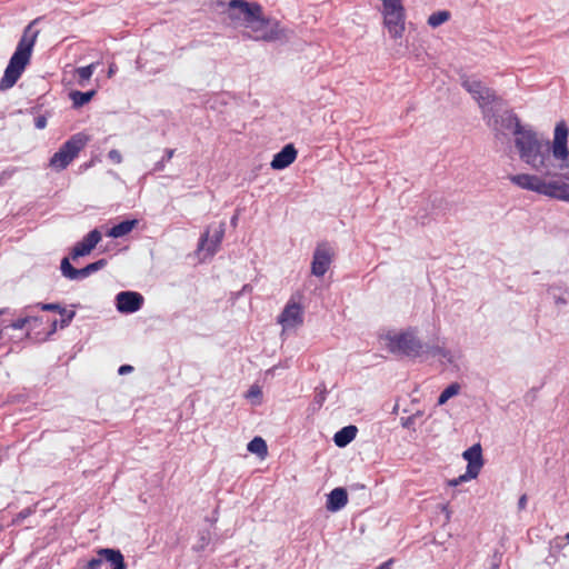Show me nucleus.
<instances>
[{
    "instance_id": "1",
    "label": "nucleus",
    "mask_w": 569,
    "mask_h": 569,
    "mask_svg": "<svg viewBox=\"0 0 569 569\" xmlns=\"http://www.w3.org/2000/svg\"><path fill=\"white\" fill-rule=\"evenodd\" d=\"M569 129L561 121L556 124L550 143L529 126L517 132L515 147L522 162L541 176L519 173L509 177L517 187L569 203Z\"/></svg>"
},
{
    "instance_id": "2",
    "label": "nucleus",
    "mask_w": 569,
    "mask_h": 569,
    "mask_svg": "<svg viewBox=\"0 0 569 569\" xmlns=\"http://www.w3.org/2000/svg\"><path fill=\"white\" fill-rule=\"evenodd\" d=\"M34 22L36 21H32L23 30L22 37L20 38L0 80V91H6L12 88L29 64L34 43L39 34L38 30L32 29Z\"/></svg>"
},
{
    "instance_id": "3",
    "label": "nucleus",
    "mask_w": 569,
    "mask_h": 569,
    "mask_svg": "<svg viewBox=\"0 0 569 569\" xmlns=\"http://www.w3.org/2000/svg\"><path fill=\"white\" fill-rule=\"evenodd\" d=\"M386 348L395 353L409 358L425 355V343L418 337V329L409 327L402 331H389L382 336Z\"/></svg>"
},
{
    "instance_id": "4",
    "label": "nucleus",
    "mask_w": 569,
    "mask_h": 569,
    "mask_svg": "<svg viewBox=\"0 0 569 569\" xmlns=\"http://www.w3.org/2000/svg\"><path fill=\"white\" fill-rule=\"evenodd\" d=\"M88 141L89 137L84 133L73 134L51 157L50 166L58 171L66 169L78 156V153L86 147Z\"/></svg>"
},
{
    "instance_id": "5",
    "label": "nucleus",
    "mask_w": 569,
    "mask_h": 569,
    "mask_svg": "<svg viewBox=\"0 0 569 569\" xmlns=\"http://www.w3.org/2000/svg\"><path fill=\"white\" fill-rule=\"evenodd\" d=\"M383 26L393 39L401 38L405 32V8L402 0H396L382 6Z\"/></svg>"
},
{
    "instance_id": "6",
    "label": "nucleus",
    "mask_w": 569,
    "mask_h": 569,
    "mask_svg": "<svg viewBox=\"0 0 569 569\" xmlns=\"http://www.w3.org/2000/svg\"><path fill=\"white\" fill-rule=\"evenodd\" d=\"M244 28L252 32L249 38L257 41H274L282 37V30L278 22L270 23L269 20L264 19L262 12L254 14Z\"/></svg>"
},
{
    "instance_id": "7",
    "label": "nucleus",
    "mask_w": 569,
    "mask_h": 569,
    "mask_svg": "<svg viewBox=\"0 0 569 569\" xmlns=\"http://www.w3.org/2000/svg\"><path fill=\"white\" fill-rule=\"evenodd\" d=\"M257 13H261V6L257 2L231 0L228 3L227 16L236 27H246Z\"/></svg>"
},
{
    "instance_id": "8",
    "label": "nucleus",
    "mask_w": 569,
    "mask_h": 569,
    "mask_svg": "<svg viewBox=\"0 0 569 569\" xmlns=\"http://www.w3.org/2000/svg\"><path fill=\"white\" fill-rule=\"evenodd\" d=\"M485 118L488 120V124L491 126L497 133L505 134V131H510L515 139L517 138V132H522L529 126H522L518 119V117L511 112H505L499 118L489 114V110H485Z\"/></svg>"
},
{
    "instance_id": "9",
    "label": "nucleus",
    "mask_w": 569,
    "mask_h": 569,
    "mask_svg": "<svg viewBox=\"0 0 569 569\" xmlns=\"http://www.w3.org/2000/svg\"><path fill=\"white\" fill-rule=\"evenodd\" d=\"M335 256L333 248L328 242L318 243L312 256L311 273L322 277L329 270Z\"/></svg>"
},
{
    "instance_id": "10",
    "label": "nucleus",
    "mask_w": 569,
    "mask_h": 569,
    "mask_svg": "<svg viewBox=\"0 0 569 569\" xmlns=\"http://www.w3.org/2000/svg\"><path fill=\"white\" fill-rule=\"evenodd\" d=\"M462 87L472 94L478 101L480 108L485 111L495 101L496 97L491 89L483 86L479 80L467 78L462 81Z\"/></svg>"
},
{
    "instance_id": "11",
    "label": "nucleus",
    "mask_w": 569,
    "mask_h": 569,
    "mask_svg": "<svg viewBox=\"0 0 569 569\" xmlns=\"http://www.w3.org/2000/svg\"><path fill=\"white\" fill-rule=\"evenodd\" d=\"M143 297L136 291H121L116 296V307L120 313H133L143 306Z\"/></svg>"
},
{
    "instance_id": "12",
    "label": "nucleus",
    "mask_w": 569,
    "mask_h": 569,
    "mask_svg": "<svg viewBox=\"0 0 569 569\" xmlns=\"http://www.w3.org/2000/svg\"><path fill=\"white\" fill-rule=\"evenodd\" d=\"M283 329L295 328L303 322L302 308L299 303L290 300L278 318Z\"/></svg>"
},
{
    "instance_id": "13",
    "label": "nucleus",
    "mask_w": 569,
    "mask_h": 569,
    "mask_svg": "<svg viewBox=\"0 0 569 569\" xmlns=\"http://www.w3.org/2000/svg\"><path fill=\"white\" fill-rule=\"evenodd\" d=\"M224 236V224L220 223L209 237V232H204L199 241L198 250L206 251L207 256L212 257L219 249Z\"/></svg>"
},
{
    "instance_id": "14",
    "label": "nucleus",
    "mask_w": 569,
    "mask_h": 569,
    "mask_svg": "<svg viewBox=\"0 0 569 569\" xmlns=\"http://www.w3.org/2000/svg\"><path fill=\"white\" fill-rule=\"evenodd\" d=\"M101 240V233L98 229L91 230L82 241L78 242L72 251H71V258L76 260L79 257H84L89 254L94 247L99 243Z\"/></svg>"
},
{
    "instance_id": "15",
    "label": "nucleus",
    "mask_w": 569,
    "mask_h": 569,
    "mask_svg": "<svg viewBox=\"0 0 569 569\" xmlns=\"http://www.w3.org/2000/svg\"><path fill=\"white\" fill-rule=\"evenodd\" d=\"M462 457L468 461L469 476H478L483 465L481 446L473 445L462 453Z\"/></svg>"
},
{
    "instance_id": "16",
    "label": "nucleus",
    "mask_w": 569,
    "mask_h": 569,
    "mask_svg": "<svg viewBox=\"0 0 569 569\" xmlns=\"http://www.w3.org/2000/svg\"><path fill=\"white\" fill-rule=\"evenodd\" d=\"M297 158V150L293 144H286L278 153L273 156L271 168L282 170L289 167Z\"/></svg>"
},
{
    "instance_id": "17",
    "label": "nucleus",
    "mask_w": 569,
    "mask_h": 569,
    "mask_svg": "<svg viewBox=\"0 0 569 569\" xmlns=\"http://www.w3.org/2000/svg\"><path fill=\"white\" fill-rule=\"evenodd\" d=\"M348 502V493L345 488H335L328 495L326 508L328 511L337 512L341 510Z\"/></svg>"
},
{
    "instance_id": "18",
    "label": "nucleus",
    "mask_w": 569,
    "mask_h": 569,
    "mask_svg": "<svg viewBox=\"0 0 569 569\" xmlns=\"http://www.w3.org/2000/svg\"><path fill=\"white\" fill-rule=\"evenodd\" d=\"M98 555L110 562L113 566L112 569H127L123 556L120 550L102 548L98 550Z\"/></svg>"
},
{
    "instance_id": "19",
    "label": "nucleus",
    "mask_w": 569,
    "mask_h": 569,
    "mask_svg": "<svg viewBox=\"0 0 569 569\" xmlns=\"http://www.w3.org/2000/svg\"><path fill=\"white\" fill-rule=\"evenodd\" d=\"M357 431L356 426H347L340 429L333 437L336 446L342 448L349 445L356 438Z\"/></svg>"
},
{
    "instance_id": "20",
    "label": "nucleus",
    "mask_w": 569,
    "mask_h": 569,
    "mask_svg": "<svg viewBox=\"0 0 569 569\" xmlns=\"http://www.w3.org/2000/svg\"><path fill=\"white\" fill-rule=\"evenodd\" d=\"M547 292L551 297L557 307L567 306L568 300L565 297L567 290L560 283H552L548 286Z\"/></svg>"
},
{
    "instance_id": "21",
    "label": "nucleus",
    "mask_w": 569,
    "mask_h": 569,
    "mask_svg": "<svg viewBox=\"0 0 569 569\" xmlns=\"http://www.w3.org/2000/svg\"><path fill=\"white\" fill-rule=\"evenodd\" d=\"M137 220H124L116 226H113L107 233L108 237L111 238H121L129 232L132 231V229L137 224Z\"/></svg>"
},
{
    "instance_id": "22",
    "label": "nucleus",
    "mask_w": 569,
    "mask_h": 569,
    "mask_svg": "<svg viewBox=\"0 0 569 569\" xmlns=\"http://www.w3.org/2000/svg\"><path fill=\"white\" fill-rule=\"evenodd\" d=\"M425 353L430 355L432 357H439L448 363L455 362V356L451 350L447 349L443 346H427L425 345Z\"/></svg>"
},
{
    "instance_id": "23",
    "label": "nucleus",
    "mask_w": 569,
    "mask_h": 569,
    "mask_svg": "<svg viewBox=\"0 0 569 569\" xmlns=\"http://www.w3.org/2000/svg\"><path fill=\"white\" fill-rule=\"evenodd\" d=\"M107 264L106 259H100L98 261H94L92 263L87 264L84 268L78 269V280L84 279L89 277L90 274L101 270Z\"/></svg>"
},
{
    "instance_id": "24",
    "label": "nucleus",
    "mask_w": 569,
    "mask_h": 569,
    "mask_svg": "<svg viewBox=\"0 0 569 569\" xmlns=\"http://www.w3.org/2000/svg\"><path fill=\"white\" fill-rule=\"evenodd\" d=\"M248 451L256 453L259 457H264L268 452L267 443L266 441L260 438L256 437L253 438L247 446Z\"/></svg>"
},
{
    "instance_id": "25",
    "label": "nucleus",
    "mask_w": 569,
    "mask_h": 569,
    "mask_svg": "<svg viewBox=\"0 0 569 569\" xmlns=\"http://www.w3.org/2000/svg\"><path fill=\"white\" fill-rule=\"evenodd\" d=\"M450 19V12L447 10H441L433 12L428 18V24L431 28H437L441 26L442 23L447 22Z\"/></svg>"
},
{
    "instance_id": "26",
    "label": "nucleus",
    "mask_w": 569,
    "mask_h": 569,
    "mask_svg": "<svg viewBox=\"0 0 569 569\" xmlns=\"http://www.w3.org/2000/svg\"><path fill=\"white\" fill-rule=\"evenodd\" d=\"M96 91H73L70 93L71 100L76 107H82L83 104L88 103L92 97L94 96Z\"/></svg>"
},
{
    "instance_id": "27",
    "label": "nucleus",
    "mask_w": 569,
    "mask_h": 569,
    "mask_svg": "<svg viewBox=\"0 0 569 569\" xmlns=\"http://www.w3.org/2000/svg\"><path fill=\"white\" fill-rule=\"evenodd\" d=\"M60 270L64 278L69 280H78V269L72 267L69 258L66 257L61 260Z\"/></svg>"
},
{
    "instance_id": "28",
    "label": "nucleus",
    "mask_w": 569,
    "mask_h": 569,
    "mask_svg": "<svg viewBox=\"0 0 569 569\" xmlns=\"http://www.w3.org/2000/svg\"><path fill=\"white\" fill-rule=\"evenodd\" d=\"M96 69V64L91 63L86 67H80L76 70L77 74L79 76L78 84L80 87H84L86 83L90 80V78L93 74V71Z\"/></svg>"
},
{
    "instance_id": "29",
    "label": "nucleus",
    "mask_w": 569,
    "mask_h": 569,
    "mask_svg": "<svg viewBox=\"0 0 569 569\" xmlns=\"http://www.w3.org/2000/svg\"><path fill=\"white\" fill-rule=\"evenodd\" d=\"M36 309H40L42 311H56V312H59L60 315L67 313L66 308L61 307L59 303H42V302H39V303H36V305H30V306L26 307V310H36Z\"/></svg>"
},
{
    "instance_id": "30",
    "label": "nucleus",
    "mask_w": 569,
    "mask_h": 569,
    "mask_svg": "<svg viewBox=\"0 0 569 569\" xmlns=\"http://www.w3.org/2000/svg\"><path fill=\"white\" fill-rule=\"evenodd\" d=\"M460 391V385L457 382H453L449 385L439 396L438 398V405L442 406L445 405L450 398L457 396Z\"/></svg>"
},
{
    "instance_id": "31",
    "label": "nucleus",
    "mask_w": 569,
    "mask_h": 569,
    "mask_svg": "<svg viewBox=\"0 0 569 569\" xmlns=\"http://www.w3.org/2000/svg\"><path fill=\"white\" fill-rule=\"evenodd\" d=\"M63 318L58 321V320H53L52 323H51V332H56L58 327L60 328H66L68 327L72 319L74 318L76 316V312L74 311H67V313L62 315Z\"/></svg>"
},
{
    "instance_id": "32",
    "label": "nucleus",
    "mask_w": 569,
    "mask_h": 569,
    "mask_svg": "<svg viewBox=\"0 0 569 569\" xmlns=\"http://www.w3.org/2000/svg\"><path fill=\"white\" fill-rule=\"evenodd\" d=\"M164 157L162 158V160L158 161L156 164H154V168L153 170L154 171H161L163 168H164V163L169 160H171V158L173 157L174 154V149H166L164 151Z\"/></svg>"
},
{
    "instance_id": "33",
    "label": "nucleus",
    "mask_w": 569,
    "mask_h": 569,
    "mask_svg": "<svg viewBox=\"0 0 569 569\" xmlns=\"http://www.w3.org/2000/svg\"><path fill=\"white\" fill-rule=\"evenodd\" d=\"M478 476H469V470L466 471V473L459 476L458 478L456 479H452L449 481V485L452 486V487H456L465 481H468V480H471V479H475L477 478Z\"/></svg>"
},
{
    "instance_id": "34",
    "label": "nucleus",
    "mask_w": 569,
    "mask_h": 569,
    "mask_svg": "<svg viewBox=\"0 0 569 569\" xmlns=\"http://www.w3.org/2000/svg\"><path fill=\"white\" fill-rule=\"evenodd\" d=\"M27 325H29V319L28 318H24V316L22 315L20 318H18L17 320H14L10 327L14 330H22Z\"/></svg>"
},
{
    "instance_id": "35",
    "label": "nucleus",
    "mask_w": 569,
    "mask_h": 569,
    "mask_svg": "<svg viewBox=\"0 0 569 569\" xmlns=\"http://www.w3.org/2000/svg\"><path fill=\"white\" fill-rule=\"evenodd\" d=\"M33 511H34V509H33V508H30V507H29V508H26V509H23V510H21V511L17 515V517H16V519H14V522H16V523H20V522H22L26 518H28L30 515H32V513H33Z\"/></svg>"
},
{
    "instance_id": "36",
    "label": "nucleus",
    "mask_w": 569,
    "mask_h": 569,
    "mask_svg": "<svg viewBox=\"0 0 569 569\" xmlns=\"http://www.w3.org/2000/svg\"><path fill=\"white\" fill-rule=\"evenodd\" d=\"M33 311H34V310H26V307H24V308L22 309V311H21V315H23V316H24V318H28V319H29V325H30V323H32V322H33V323H38V322H40V321H41V319H40V318H38L37 316L32 315V312H33Z\"/></svg>"
},
{
    "instance_id": "37",
    "label": "nucleus",
    "mask_w": 569,
    "mask_h": 569,
    "mask_svg": "<svg viewBox=\"0 0 569 569\" xmlns=\"http://www.w3.org/2000/svg\"><path fill=\"white\" fill-rule=\"evenodd\" d=\"M108 158L114 163H120L122 161V156L120 151L116 149H112L108 152Z\"/></svg>"
},
{
    "instance_id": "38",
    "label": "nucleus",
    "mask_w": 569,
    "mask_h": 569,
    "mask_svg": "<svg viewBox=\"0 0 569 569\" xmlns=\"http://www.w3.org/2000/svg\"><path fill=\"white\" fill-rule=\"evenodd\" d=\"M102 563L101 558H92L87 562V565L83 567V569H99Z\"/></svg>"
},
{
    "instance_id": "39",
    "label": "nucleus",
    "mask_w": 569,
    "mask_h": 569,
    "mask_svg": "<svg viewBox=\"0 0 569 569\" xmlns=\"http://www.w3.org/2000/svg\"><path fill=\"white\" fill-rule=\"evenodd\" d=\"M34 124H36L37 129H44L47 126L46 117L40 116V117L36 118Z\"/></svg>"
},
{
    "instance_id": "40",
    "label": "nucleus",
    "mask_w": 569,
    "mask_h": 569,
    "mask_svg": "<svg viewBox=\"0 0 569 569\" xmlns=\"http://www.w3.org/2000/svg\"><path fill=\"white\" fill-rule=\"evenodd\" d=\"M527 501H528L527 495H522L518 500V509L523 510L527 506Z\"/></svg>"
},
{
    "instance_id": "41",
    "label": "nucleus",
    "mask_w": 569,
    "mask_h": 569,
    "mask_svg": "<svg viewBox=\"0 0 569 569\" xmlns=\"http://www.w3.org/2000/svg\"><path fill=\"white\" fill-rule=\"evenodd\" d=\"M260 393H261V391H260V389L258 387H251L249 392H248V395H247V397L248 398L258 397V396H260Z\"/></svg>"
},
{
    "instance_id": "42",
    "label": "nucleus",
    "mask_w": 569,
    "mask_h": 569,
    "mask_svg": "<svg viewBox=\"0 0 569 569\" xmlns=\"http://www.w3.org/2000/svg\"><path fill=\"white\" fill-rule=\"evenodd\" d=\"M133 370V368L129 365H123L119 368L118 372L119 375H126V373H129Z\"/></svg>"
},
{
    "instance_id": "43",
    "label": "nucleus",
    "mask_w": 569,
    "mask_h": 569,
    "mask_svg": "<svg viewBox=\"0 0 569 569\" xmlns=\"http://www.w3.org/2000/svg\"><path fill=\"white\" fill-rule=\"evenodd\" d=\"M377 569H391V561L381 563Z\"/></svg>"
},
{
    "instance_id": "44",
    "label": "nucleus",
    "mask_w": 569,
    "mask_h": 569,
    "mask_svg": "<svg viewBox=\"0 0 569 569\" xmlns=\"http://www.w3.org/2000/svg\"><path fill=\"white\" fill-rule=\"evenodd\" d=\"M412 420H413L412 417H409L406 420H402V426L403 427H409L412 423Z\"/></svg>"
},
{
    "instance_id": "45",
    "label": "nucleus",
    "mask_w": 569,
    "mask_h": 569,
    "mask_svg": "<svg viewBox=\"0 0 569 569\" xmlns=\"http://www.w3.org/2000/svg\"><path fill=\"white\" fill-rule=\"evenodd\" d=\"M114 72H116V66H114V64H111V66L109 67V70H108V76H109V77H112V76L114 74Z\"/></svg>"
},
{
    "instance_id": "46",
    "label": "nucleus",
    "mask_w": 569,
    "mask_h": 569,
    "mask_svg": "<svg viewBox=\"0 0 569 569\" xmlns=\"http://www.w3.org/2000/svg\"><path fill=\"white\" fill-rule=\"evenodd\" d=\"M237 221H238V216H233V217L231 218V224H232V226H236V224H237Z\"/></svg>"
},
{
    "instance_id": "47",
    "label": "nucleus",
    "mask_w": 569,
    "mask_h": 569,
    "mask_svg": "<svg viewBox=\"0 0 569 569\" xmlns=\"http://www.w3.org/2000/svg\"><path fill=\"white\" fill-rule=\"evenodd\" d=\"M3 335H4L3 330H0V340L3 339Z\"/></svg>"
},
{
    "instance_id": "48",
    "label": "nucleus",
    "mask_w": 569,
    "mask_h": 569,
    "mask_svg": "<svg viewBox=\"0 0 569 569\" xmlns=\"http://www.w3.org/2000/svg\"><path fill=\"white\" fill-rule=\"evenodd\" d=\"M566 539L569 541V532L566 535Z\"/></svg>"
},
{
    "instance_id": "49",
    "label": "nucleus",
    "mask_w": 569,
    "mask_h": 569,
    "mask_svg": "<svg viewBox=\"0 0 569 569\" xmlns=\"http://www.w3.org/2000/svg\"><path fill=\"white\" fill-rule=\"evenodd\" d=\"M2 530V526L0 525V531Z\"/></svg>"
}]
</instances>
